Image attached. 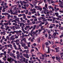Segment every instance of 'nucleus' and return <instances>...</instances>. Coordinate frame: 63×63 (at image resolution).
Instances as JSON below:
<instances>
[{
    "label": "nucleus",
    "instance_id": "f257e3e1",
    "mask_svg": "<svg viewBox=\"0 0 63 63\" xmlns=\"http://www.w3.org/2000/svg\"><path fill=\"white\" fill-rule=\"evenodd\" d=\"M36 27H37V25H34L33 26H33H31V28H29V29H32L33 28V29L32 30L31 32V33L30 34V36H31L32 37L33 36V35L32 34H33V32H32L33 31H34V30H35V29H36Z\"/></svg>",
    "mask_w": 63,
    "mask_h": 63
},
{
    "label": "nucleus",
    "instance_id": "f03ea898",
    "mask_svg": "<svg viewBox=\"0 0 63 63\" xmlns=\"http://www.w3.org/2000/svg\"><path fill=\"white\" fill-rule=\"evenodd\" d=\"M56 34L59 35V34L57 32L53 33V35L51 36L52 38L53 39H54L55 38H57L58 37H56Z\"/></svg>",
    "mask_w": 63,
    "mask_h": 63
},
{
    "label": "nucleus",
    "instance_id": "7ed1b4c3",
    "mask_svg": "<svg viewBox=\"0 0 63 63\" xmlns=\"http://www.w3.org/2000/svg\"><path fill=\"white\" fill-rule=\"evenodd\" d=\"M22 32V31L20 30L19 31H14V32H12V31L10 32V33H12V34H15V33H16V34L17 33H21Z\"/></svg>",
    "mask_w": 63,
    "mask_h": 63
},
{
    "label": "nucleus",
    "instance_id": "20e7f679",
    "mask_svg": "<svg viewBox=\"0 0 63 63\" xmlns=\"http://www.w3.org/2000/svg\"><path fill=\"white\" fill-rule=\"evenodd\" d=\"M41 19H42L43 20L42 21L43 22H45V21H47V19H46V18L44 17H40V18H39L38 19L39 20V21H40Z\"/></svg>",
    "mask_w": 63,
    "mask_h": 63
},
{
    "label": "nucleus",
    "instance_id": "39448f33",
    "mask_svg": "<svg viewBox=\"0 0 63 63\" xmlns=\"http://www.w3.org/2000/svg\"><path fill=\"white\" fill-rule=\"evenodd\" d=\"M21 42H23V41H24V43H26V39L25 37L22 38L20 39Z\"/></svg>",
    "mask_w": 63,
    "mask_h": 63
},
{
    "label": "nucleus",
    "instance_id": "423d86ee",
    "mask_svg": "<svg viewBox=\"0 0 63 63\" xmlns=\"http://www.w3.org/2000/svg\"><path fill=\"white\" fill-rule=\"evenodd\" d=\"M18 24H20V27H22L24 26H25V24L23 23V22H22V23H20L19 22V21H18Z\"/></svg>",
    "mask_w": 63,
    "mask_h": 63
},
{
    "label": "nucleus",
    "instance_id": "0eeeda50",
    "mask_svg": "<svg viewBox=\"0 0 63 63\" xmlns=\"http://www.w3.org/2000/svg\"><path fill=\"white\" fill-rule=\"evenodd\" d=\"M39 31L38 30H37L35 31V32H33V36H35V35L36 36H37V35H38V33Z\"/></svg>",
    "mask_w": 63,
    "mask_h": 63
},
{
    "label": "nucleus",
    "instance_id": "6e6552de",
    "mask_svg": "<svg viewBox=\"0 0 63 63\" xmlns=\"http://www.w3.org/2000/svg\"><path fill=\"white\" fill-rule=\"evenodd\" d=\"M15 35H12L11 36V37L10 38V39L11 40H12V41H14V40L15 39Z\"/></svg>",
    "mask_w": 63,
    "mask_h": 63
},
{
    "label": "nucleus",
    "instance_id": "1a4fd4ad",
    "mask_svg": "<svg viewBox=\"0 0 63 63\" xmlns=\"http://www.w3.org/2000/svg\"><path fill=\"white\" fill-rule=\"evenodd\" d=\"M20 44H21V46L22 47H25L26 44L25 43H23V42H20Z\"/></svg>",
    "mask_w": 63,
    "mask_h": 63
},
{
    "label": "nucleus",
    "instance_id": "9d476101",
    "mask_svg": "<svg viewBox=\"0 0 63 63\" xmlns=\"http://www.w3.org/2000/svg\"><path fill=\"white\" fill-rule=\"evenodd\" d=\"M7 47H9L10 48H11V49L12 50L13 49V48L12 46V44H9V45H7Z\"/></svg>",
    "mask_w": 63,
    "mask_h": 63
},
{
    "label": "nucleus",
    "instance_id": "9b49d317",
    "mask_svg": "<svg viewBox=\"0 0 63 63\" xmlns=\"http://www.w3.org/2000/svg\"><path fill=\"white\" fill-rule=\"evenodd\" d=\"M24 26H23V27H21V28L22 29V30L23 32L24 33H25L26 31H25V30H24Z\"/></svg>",
    "mask_w": 63,
    "mask_h": 63
},
{
    "label": "nucleus",
    "instance_id": "f8f14e48",
    "mask_svg": "<svg viewBox=\"0 0 63 63\" xmlns=\"http://www.w3.org/2000/svg\"><path fill=\"white\" fill-rule=\"evenodd\" d=\"M13 20V19L11 18L10 19V20L8 22V23H9V25H12V23H11V21Z\"/></svg>",
    "mask_w": 63,
    "mask_h": 63
},
{
    "label": "nucleus",
    "instance_id": "ddd939ff",
    "mask_svg": "<svg viewBox=\"0 0 63 63\" xmlns=\"http://www.w3.org/2000/svg\"><path fill=\"white\" fill-rule=\"evenodd\" d=\"M10 56H11L12 57H13V56L15 55V54L14 53H10Z\"/></svg>",
    "mask_w": 63,
    "mask_h": 63
},
{
    "label": "nucleus",
    "instance_id": "4468645a",
    "mask_svg": "<svg viewBox=\"0 0 63 63\" xmlns=\"http://www.w3.org/2000/svg\"><path fill=\"white\" fill-rule=\"evenodd\" d=\"M44 31L43 32V33H46V32H47V29H44Z\"/></svg>",
    "mask_w": 63,
    "mask_h": 63
},
{
    "label": "nucleus",
    "instance_id": "2eb2a0df",
    "mask_svg": "<svg viewBox=\"0 0 63 63\" xmlns=\"http://www.w3.org/2000/svg\"><path fill=\"white\" fill-rule=\"evenodd\" d=\"M37 10H42V8H41V6H39L38 7Z\"/></svg>",
    "mask_w": 63,
    "mask_h": 63
},
{
    "label": "nucleus",
    "instance_id": "dca6fc26",
    "mask_svg": "<svg viewBox=\"0 0 63 63\" xmlns=\"http://www.w3.org/2000/svg\"><path fill=\"white\" fill-rule=\"evenodd\" d=\"M38 31H39V32L37 33L39 35V34H40V32H41V31H42V30L41 29H40V30H38Z\"/></svg>",
    "mask_w": 63,
    "mask_h": 63
},
{
    "label": "nucleus",
    "instance_id": "f3484780",
    "mask_svg": "<svg viewBox=\"0 0 63 63\" xmlns=\"http://www.w3.org/2000/svg\"><path fill=\"white\" fill-rule=\"evenodd\" d=\"M25 57H26L27 58H29V56H28V55L27 54H26Z\"/></svg>",
    "mask_w": 63,
    "mask_h": 63
},
{
    "label": "nucleus",
    "instance_id": "a211bd4d",
    "mask_svg": "<svg viewBox=\"0 0 63 63\" xmlns=\"http://www.w3.org/2000/svg\"><path fill=\"white\" fill-rule=\"evenodd\" d=\"M46 47L48 48V53H49V50L50 49V48H49V47L48 46H46Z\"/></svg>",
    "mask_w": 63,
    "mask_h": 63
},
{
    "label": "nucleus",
    "instance_id": "6ab92c4d",
    "mask_svg": "<svg viewBox=\"0 0 63 63\" xmlns=\"http://www.w3.org/2000/svg\"><path fill=\"white\" fill-rule=\"evenodd\" d=\"M22 38H24L25 37V35H24V33H23V32H22Z\"/></svg>",
    "mask_w": 63,
    "mask_h": 63
},
{
    "label": "nucleus",
    "instance_id": "aec40b11",
    "mask_svg": "<svg viewBox=\"0 0 63 63\" xmlns=\"http://www.w3.org/2000/svg\"><path fill=\"white\" fill-rule=\"evenodd\" d=\"M55 15H56V16L57 17H58V15H59V14L58 13H55Z\"/></svg>",
    "mask_w": 63,
    "mask_h": 63
},
{
    "label": "nucleus",
    "instance_id": "412c9836",
    "mask_svg": "<svg viewBox=\"0 0 63 63\" xmlns=\"http://www.w3.org/2000/svg\"><path fill=\"white\" fill-rule=\"evenodd\" d=\"M40 22H42V21H37L36 22V24H38L39 23H40Z\"/></svg>",
    "mask_w": 63,
    "mask_h": 63
},
{
    "label": "nucleus",
    "instance_id": "4be33fe9",
    "mask_svg": "<svg viewBox=\"0 0 63 63\" xmlns=\"http://www.w3.org/2000/svg\"><path fill=\"white\" fill-rule=\"evenodd\" d=\"M56 59L57 60H58V61H59V62H60V60L59 58L57 57H56Z\"/></svg>",
    "mask_w": 63,
    "mask_h": 63
},
{
    "label": "nucleus",
    "instance_id": "5701e85b",
    "mask_svg": "<svg viewBox=\"0 0 63 63\" xmlns=\"http://www.w3.org/2000/svg\"><path fill=\"white\" fill-rule=\"evenodd\" d=\"M15 43H17V42H19V39H16V41H15Z\"/></svg>",
    "mask_w": 63,
    "mask_h": 63
},
{
    "label": "nucleus",
    "instance_id": "b1692460",
    "mask_svg": "<svg viewBox=\"0 0 63 63\" xmlns=\"http://www.w3.org/2000/svg\"><path fill=\"white\" fill-rule=\"evenodd\" d=\"M44 22H45V26L47 25V24L48 23V22H47V21H45Z\"/></svg>",
    "mask_w": 63,
    "mask_h": 63
},
{
    "label": "nucleus",
    "instance_id": "393cba45",
    "mask_svg": "<svg viewBox=\"0 0 63 63\" xmlns=\"http://www.w3.org/2000/svg\"><path fill=\"white\" fill-rule=\"evenodd\" d=\"M3 53H0V57H3Z\"/></svg>",
    "mask_w": 63,
    "mask_h": 63
},
{
    "label": "nucleus",
    "instance_id": "a878e982",
    "mask_svg": "<svg viewBox=\"0 0 63 63\" xmlns=\"http://www.w3.org/2000/svg\"><path fill=\"white\" fill-rule=\"evenodd\" d=\"M21 8H22V9H25V10H26V7H24L23 6H22V7Z\"/></svg>",
    "mask_w": 63,
    "mask_h": 63
},
{
    "label": "nucleus",
    "instance_id": "bb28decb",
    "mask_svg": "<svg viewBox=\"0 0 63 63\" xmlns=\"http://www.w3.org/2000/svg\"><path fill=\"white\" fill-rule=\"evenodd\" d=\"M18 47H19L18 48V49L19 50V49H21V46H20V45H18Z\"/></svg>",
    "mask_w": 63,
    "mask_h": 63
},
{
    "label": "nucleus",
    "instance_id": "cd10ccee",
    "mask_svg": "<svg viewBox=\"0 0 63 63\" xmlns=\"http://www.w3.org/2000/svg\"><path fill=\"white\" fill-rule=\"evenodd\" d=\"M37 41L38 43H40V38H38L37 39Z\"/></svg>",
    "mask_w": 63,
    "mask_h": 63
},
{
    "label": "nucleus",
    "instance_id": "c85d7f7f",
    "mask_svg": "<svg viewBox=\"0 0 63 63\" xmlns=\"http://www.w3.org/2000/svg\"><path fill=\"white\" fill-rule=\"evenodd\" d=\"M4 25H9V23H4Z\"/></svg>",
    "mask_w": 63,
    "mask_h": 63
},
{
    "label": "nucleus",
    "instance_id": "c756f323",
    "mask_svg": "<svg viewBox=\"0 0 63 63\" xmlns=\"http://www.w3.org/2000/svg\"><path fill=\"white\" fill-rule=\"evenodd\" d=\"M15 28V26H12L11 27H10V28L11 29H13L14 28Z\"/></svg>",
    "mask_w": 63,
    "mask_h": 63
},
{
    "label": "nucleus",
    "instance_id": "7c9ffc66",
    "mask_svg": "<svg viewBox=\"0 0 63 63\" xmlns=\"http://www.w3.org/2000/svg\"><path fill=\"white\" fill-rule=\"evenodd\" d=\"M45 45L47 46H48L49 45V43L47 42L45 43Z\"/></svg>",
    "mask_w": 63,
    "mask_h": 63
},
{
    "label": "nucleus",
    "instance_id": "2f4dec72",
    "mask_svg": "<svg viewBox=\"0 0 63 63\" xmlns=\"http://www.w3.org/2000/svg\"><path fill=\"white\" fill-rule=\"evenodd\" d=\"M32 23L33 24H36V22L34 21H33L32 22Z\"/></svg>",
    "mask_w": 63,
    "mask_h": 63
},
{
    "label": "nucleus",
    "instance_id": "473e14b6",
    "mask_svg": "<svg viewBox=\"0 0 63 63\" xmlns=\"http://www.w3.org/2000/svg\"><path fill=\"white\" fill-rule=\"evenodd\" d=\"M55 49H56V52H59V50H58V49H57V48H55Z\"/></svg>",
    "mask_w": 63,
    "mask_h": 63
},
{
    "label": "nucleus",
    "instance_id": "72a5a7b5",
    "mask_svg": "<svg viewBox=\"0 0 63 63\" xmlns=\"http://www.w3.org/2000/svg\"><path fill=\"white\" fill-rule=\"evenodd\" d=\"M6 53H7V52H6V51H4V53H3V55H6Z\"/></svg>",
    "mask_w": 63,
    "mask_h": 63
},
{
    "label": "nucleus",
    "instance_id": "f704fd0d",
    "mask_svg": "<svg viewBox=\"0 0 63 63\" xmlns=\"http://www.w3.org/2000/svg\"><path fill=\"white\" fill-rule=\"evenodd\" d=\"M43 28L44 26H41V29H40V30H44V29H45Z\"/></svg>",
    "mask_w": 63,
    "mask_h": 63
},
{
    "label": "nucleus",
    "instance_id": "c9c22d12",
    "mask_svg": "<svg viewBox=\"0 0 63 63\" xmlns=\"http://www.w3.org/2000/svg\"><path fill=\"white\" fill-rule=\"evenodd\" d=\"M7 61H9L10 63H12V62H13V61H12V60H10L9 61L7 60Z\"/></svg>",
    "mask_w": 63,
    "mask_h": 63
},
{
    "label": "nucleus",
    "instance_id": "e433bc0d",
    "mask_svg": "<svg viewBox=\"0 0 63 63\" xmlns=\"http://www.w3.org/2000/svg\"><path fill=\"white\" fill-rule=\"evenodd\" d=\"M17 56L16 57V58L18 59L19 58V54H17Z\"/></svg>",
    "mask_w": 63,
    "mask_h": 63
},
{
    "label": "nucleus",
    "instance_id": "4c0bfd02",
    "mask_svg": "<svg viewBox=\"0 0 63 63\" xmlns=\"http://www.w3.org/2000/svg\"><path fill=\"white\" fill-rule=\"evenodd\" d=\"M32 4H37V2L35 1H33L32 2Z\"/></svg>",
    "mask_w": 63,
    "mask_h": 63
},
{
    "label": "nucleus",
    "instance_id": "58836bf2",
    "mask_svg": "<svg viewBox=\"0 0 63 63\" xmlns=\"http://www.w3.org/2000/svg\"><path fill=\"white\" fill-rule=\"evenodd\" d=\"M15 39H18V36H15Z\"/></svg>",
    "mask_w": 63,
    "mask_h": 63
},
{
    "label": "nucleus",
    "instance_id": "ea45409f",
    "mask_svg": "<svg viewBox=\"0 0 63 63\" xmlns=\"http://www.w3.org/2000/svg\"><path fill=\"white\" fill-rule=\"evenodd\" d=\"M24 48L25 49H28V47L27 46H26H26L25 47H24Z\"/></svg>",
    "mask_w": 63,
    "mask_h": 63
},
{
    "label": "nucleus",
    "instance_id": "a19ab883",
    "mask_svg": "<svg viewBox=\"0 0 63 63\" xmlns=\"http://www.w3.org/2000/svg\"><path fill=\"white\" fill-rule=\"evenodd\" d=\"M7 15H9V14L7 13H4V15H5V16H7Z\"/></svg>",
    "mask_w": 63,
    "mask_h": 63
},
{
    "label": "nucleus",
    "instance_id": "79ce46f5",
    "mask_svg": "<svg viewBox=\"0 0 63 63\" xmlns=\"http://www.w3.org/2000/svg\"><path fill=\"white\" fill-rule=\"evenodd\" d=\"M63 53H61V58H62V56H63Z\"/></svg>",
    "mask_w": 63,
    "mask_h": 63
},
{
    "label": "nucleus",
    "instance_id": "37998d69",
    "mask_svg": "<svg viewBox=\"0 0 63 63\" xmlns=\"http://www.w3.org/2000/svg\"><path fill=\"white\" fill-rule=\"evenodd\" d=\"M53 27V26H52L51 25H50V27H49V28H52Z\"/></svg>",
    "mask_w": 63,
    "mask_h": 63
},
{
    "label": "nucleus",
    "instance_id": "c03bdc74",
    "mask_svg": "<svg viewBox=\"0 0 63 63\" xmlns=\"http://www.w3.org/2000/svg\"><path fill=\"white\" fill-rule=\"evenodd\" d=\"M21 16H22V14H20L18 15V17H21Z\"/></svg>",
    "mask_w": 63,
    "mask_h": 63
},
{
    "label": "nucleus",
    "instance_id": "a18cd8bd",
    "mask_svg": "<svg viewBox=\"0 0 63 63\" xmlns=\"http://www.w3.org/2000/svg\"><path fill=\"white\" fill-rule=\"evenodd\" d=\"M12 57H10V59H7V60H9V61L10 60H12Z\"/></svg>",
    "mask_w": 63,
    "mask_h": 63
},
{
    "label": "nucleus",
    "instance_id": "49530a36",
    "mask_svg": "<svg viewBox=\"0 0 63 63\" xmlns=\"http://www.w3.org/2000/svg\"><path fill=\"white\" fill-rule=\"evenodd\" d=\"M47 4H45V7L46 8V9H47Z\"/></svg>",
    "mask_w": 63,
    "mask_h": 63
},
{
    "label": "nucleus",
    "instance_id": "de8ad7c7",
    "mask_svg": "<svg viewBox=\"0 0 63 63\" xmlns=\"http://www.w3.org/2000/svg\"><path fill=\"white\" fill-rule=\"evenodd\" d=\"M10 17H11L10 15H8L7 18L8 19H9V18H10Z\"/></svg>",
    "mask_w": 63,
    "mask_h": 63
},
{
    "label": "nucleus",
    "instance_id": "09e8293b",
    "mask_svg": "<svg viewBox=\"0 0 63 63\" xmlns=\"http://www.w3.org/2000/svg\"><path fill=\"white\" fill-rule=\"evenodd\" d=\"M59 6H60V7H61V8H63V6H62V5L61 4H59Z\"/></svg>",
    "mask_w": 63,
    "mask_h": 63
},
{
    "label": "nucleus",
    "instance_id": "8fccbe9b",
    "mask_svg": "<svg viewBox=\"0 0 63 63\" xmlns=\"http://www.w3.org/2000/svg\"><path fill=\"white\" fill-rule=\"evenodd\" d=\"M22 22H24V23H25V22H26V21L25 20H23Z\"/></svg>",
    "mask_w": 63,
    "mask_h": 63
},
{
    "label": "nucleus",
    "instance_id": "3c124183",
    "mask_svg": "<svg viewBox=\"0 0 63 63\" xmlns=\"http://www.w3.org/2000/svg\"><path fill=\"white\" fill-rule=\"evenodd\" d=\"M3 60H4V61H6V59L5 58H2Z\"/></svg>",
    "mask_w": 63,
    "mask_h": 63
},
{
    "label": "nucleus",
    "instance_id": "603ef678",
    "mask_svg": "<svg viewBox=\"0 0 63 63\" xmlns=\"http://www.w3.org/2000/svg\"><path fill=\"white\" fill-rule=\"evenodd\" d=\"M5 38L4 37V36H2V40H5Z\"/></svg>",
    "mask_w": 63,
    "mask_h": 63
},
{
    "label": "nucleus",
    "instance_id": "864d4df0",
    "mask_svg": "<svg viewBox=\"0 0 63 63\" xmlns=\"http://www.w3.org/2000/svg\"><path fill=\"white\" fill-rule=\"evenodd\" d=\"M45 10H43V11H42V13H44L45 14H47V13H46V12H45Z\"/></svg>",
    "mask_w": 63,
    "mask_h": 63
},
{
    "label": "nucleus",
    "instance_id": "5fc2aeb1",
    "mask_svg": "<svg viewBox=\"0 0 63 63\" xmlns=\"http://www.w3.org/2000/svg\"><path fill=\"white\" fill-rule=\"evenodd\" d=\"M23 4H27V2H25V1H23Z\"/></svg>",
    "mask_w": 63,
    "mask_h": 63
},
{
    "label": "nucleus",
    "instance_id": "6e6d98bb",
    "mask_svg": "<svg viewBox=\"0 0 63 63\" xmlns=\"http://www.w3.org/2000/svg\"><path fill=\"white\" fill-rule=\"evenodd\" d=\"M59 29H61L62 30H63V27H61L60 28H59Z\"/></svg>",
    "mask_w": 63,
    "mask_h": 63
},
{
    "label": "nucleus",
    "instance_id": "4d7b16f0",
    "mask_svg": "<svg viewBox=\"0 0 63 63\" xmlns=\"http://www.w3.org/2000/svg\"><path fill=\"white\" fill-rule=\"evenodd\" d=\"M26 27L27 28V29H28L29 28H30V26H26Z\"/></svg>",
    "mask_w": 63,
    "mask_h": 63
},
{
    "label": "nucleus",
    "instance_id": "13d9d810",
    "mask_svg": "<svg viewBox=\"0 0 63 63\" xmlns=\"http://www.w3.org/2000/svg\"><path fill=\"white\" fill-rule=\"evenodd\" d=\"M43 10H47V8H46L45 7H44L43 8Z\"/></svg>",
    "mask_w": 63,
    "mask_h": 63
},
{
    "label": "nucleus",
    "instance_id": "bf43d9fd",
    "mask_svg": "<svg viewBox=\"0 0 63 63\" xmlns=\"http://www.w3.org/2000/svg\"><path fill=\"white\" fill-rule=\"evenodd\" d=\"M19 57L22 59V58H23V56L22 55H21L19 56Z\"/></svg>",
    "mask_w": 63,
    "mask_h": 63
},
{
    "label": "nucleus",
    "instance_id": "052dcab7",
    "mask_svg": "<svg viewBox=\"0 0 63 63\" xmlns=\"http://www.w3.org/2000/svg\"><path fill=\"white\" fill-rule=\"evenodd\" d=\"M0 28H1V29H5V28H3V27H2V26Z\"/></svg>",
    "mask_w": 63,
    "mask_h": 63
},
{
    "label": "nucleus",
    "instance_id": "680f3d73",
    "mask_svg": "<svg viewBox=\"0 0 63 63\" xmlns=\"http://www.w3.org/2000/svg\"><path fill=\"white\" fill-rule=\"evenodd\" d=\"M22 59H24V61H25V60H26V59H25V58H24V57L22 58Z\"/></svg>",
    "mask_w": 63,
    "mask_h": 63
},
{
    "label": "nucleus",
    "instance_id": "e2e57ef3",
    "mask_svg": "<svg viewBox=\"0 0 63 63\" xmlns=\"http://www.w3.org/2000/svg\"><path fill=\"white\" fill-rule=\"evenodd\" d=\"M15 20L17 21H19V20H18L17 18H16Z\"/></svg>",
    "mask_w": 63,
    "mask_h": 63
},
{
    "label": "nucleus",
    "instance_id": "0e129e2a",
    "mask_svg": "<svg viewBox=\"0 0 63 63\" xmlns=\"http://www.w3.org/2000/svg\"><path fill=\"white\" fill-rule=\"evenodd\" d=\"M59 12H60V13H63V11L60 10L59 11Z\"/></svg>",
    "mask_w": 63,
    "mask_h": 63
},
{
    "label": "nucleus",
    "instance_id": "69168bd1",
    "mask_svg": "<svg viewBox=\"0 0 63 63\" xmlns=\"http://www.w3.org/2000/svg\"><path fill=\"white\" fill-rule=\"evenodd\" d=\"M9 36H7L6 37V38L7 39H9Z\"/></svg>",
    "mask_w": 63,
    "mask_h": 63
},
{
    "label": "nucleus",
    "instance_id": "338daca9",
    "mask_svg": "<svg viewBox=\"0 0 63 63\" xmlns=\"http://www.w3.org/2000/svg\"><path fill=\"white\" fill-rule=\"evenodd\" d=\"M63 35L62 34V35H61L60 36V38H61L62 37H63Z\"/></svg>",
    "mask_w": 63,
    "mask_h": 63
},
{
    "label": "nucleus",
    "instance_id": "774afa93",
    "mask_svg": "<svg viewBox=\"0 0 63 63\" xmlns=\"http://www.w3.org/2000/svg\"><path fill=\"white\" fill-rule=\"evenodd\" d=\"M30 21L29 20H28L27 21V22H28L27 23H29L30 22Z\"/></svg>",
    "mask_w": 63,
    "mask_h": 63
}]
</instances>
